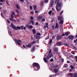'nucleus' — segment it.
Returning <instances> with one entry per match:
<instances>
[{
	"instance_id": "nucleus-61",
	"label": "nucleus",
	"mask_w": 77,
	"mask_h": 77,
	"mask_svg": "<svg viewBox=\"0 0 77 77\" xmlns=\"http://www.w3.org/2000/svg\"><path fill=\"white\" fill-rule=\"evenodd\" d=\"M38 11H35V14H36L37 13H38Z\"/></svg>"
},
{
	"instance_id": "nucleus-21",
	"label": "nucleus",
	"mask_w": 77,
	"mask_h": 77,
	"mask_svg": "<svg viewBox=\"0 0 77 77\" xmlns=\"http://www.w3.org/2000/svg\"><path fill=\"white\" fill-rule=\"evenodd\" d=\"M32 32H33V34H35V33H36V31L35 30V29H33L32 30Z\"/></svg>"
},
{
	"instance_id": "nucleus-26",
	"label": "nucleus",
	"mask_w": 77,
	"mask_h": 77,
	"mask_svg": "<svg viewBox=\"0 0 77 77\" xmlns=\"http://www.w3.org/2000/svg\"><path fill=\"white\" fill-rule=\"evenodd\" d=\"M65 35L66 36H68V35H69V34L67 32H66L65 33Z\"/></svg>"
},
{
	"instance_id": "nucleus-45",
	"label": "nucleus",
	"mask_w": 77,
	"mask_h": 77,
	"mask_svg": "<svg viewBox=\"0 0 77 77\" xmlns=\"http://www.w3.org/2000/svg\"><path fill=\"white\" fill-rule=\"evenodd\" d=\"M73 48H74L75 49V50H76L77 49V48H75V47H74V46H72Z\"/></svg>"
},
{
	"instance_id": "nucleus-39",
	"label": "nucleus",
	"mask_w": 77,
	"mask_h": 77,
	"mask_svg": "<svg viewBox=\"0 0 77 77\" xmlns=\"http://www.w3.org/2000/svg\"><path fill=\"white\" fill-rule=\"evenodd\" d=\"M63 53L64 54H66V52L64 51H63Z\"/></svg>"
},
{
	"instance_id": "nucleus-6",
	"label": "nucleus",
	"mask_w": 77,
	"mask_h": 77,
	"mask_svg": "<svg viewBox=\"0 0 77 77\" xmlns=\"http://www.w3.org/2000/svg\"><path fill=\"white\" fill-rule=\"evenodd\" d=\"M46 55H45L44 56V58H43V60H44V61L46 63H47V62H48V61H47V58H45V57H46Z\"/></svg>"
},
{
	"instance_id": "nucleus-19",
	"label": "nucleus",
	"mask_w": 77,
	"mask_h": 77,
	"mask_svg": "<svg viewBox=\"0 0 77 77\" xmlns=\"http://www.w3.org/2000/svg\"><path fill=\"white\" fill-rule=\"evenodd\" d=\"M69 75H70V76L72 77V76H74V73H69Z\"/></svg>"
},
{
	"instance_id": "nucleus-10",
	"label": "nucleus",
	"mask_w": 77,
	"mask_h": 77,
	"mask_svg": "<svg viewBox=\"0 0 77 77\" xmlns=\"http://www.w3.org/2000/svg\"><path fill=\"white\" fill-rule=\"evenodd\" d=\"M68 38L69 39H73L74 38V37L73 36V35H69L68 36Z\"/></svg>"
},
{
	"instance_id": "nucleus-42",
	"label": "nucleus",
	"mask_w": 77,
	"mask_h": 77,
	"mask_svg": "<svg viewBox=\"0 0 77 77\" xmlns=\"http://www.w3.org/2000/svg\"><path fill=\"white\" fill-rule=\"evenodd\" d=\"M12 14H13V15H15V13H14V12L12 11Z\"/></svg>"
},
{
	"instance_id": "nucleus-15",
	"label": "nucleus",
	"mask_w": 77,
	"mask_h": 77,
	"mask_svg": "<svg viewBox=\"0 0 77 77\" xmlns=\"http://www.w3.org/2000/svg\"><path fill=\"white\" fill-rule=\"evenodd\" d=\"M62 17H61L60 16H59L58 17V20L59 21H60V20H62Z\"/></svg>"
},
{
	"instance_id": "nucleus-50",
	"label": "nucleus",
	"mask_w": 77,
	"mask_h": 77,
	"mask_svg": "<svg viewBox=\"0 0 77 77\" xmlns=\"http://www.w3.org/2000/svg\"><path fill=\"white\" fill-rule=\"evenodd\" d=\"M65 46H68V44H65Z\"/></svg>"
},
{
	"instance_id": "nucleus-22",
	"label": "nucleus",
	"mask_w": 77,
	"mask_h": 77,
	"mask_svg": "<svg viewBox=\"0 0 77 77\" xmlns=\"http://www.w3.org/2000/svg\"><path fill=\"white\" fill-rule=\"evenodd\" d=\"M59 23L60 24H63V21L62 20H61L60 21Z\"/></svg>"
},
{
	"instance_id": "nucleus-63",
	"label": "nucleus",
	"mask_w": 77,
	"mask_h": 77,
	"mask_svg": "<svg viewBox=\"0 0 77 77\" xmlns=\"http://www.w3.org/2000/svg\"><path fill=\"white\" fill-rule=\"evenodd\" d=\"M57 67H58V65H57L56 66H55V68H57Z\"/></svg>"
},
{
	"instance_id": "nucleus-18",
	"label": "nucleus",
	"mask_w": 77,
	"mask_h": 77,
	"mask_svg": "<svg viewBox=\"0 0 77 77\" xmlns=\"http://www.w3.org/2000/svg\"><path fill=\"white\" fill-rule=\"evenodd\" d=\"M40 5L41 6H42L43 5H44V3L43 1H41L40 4Z\"/></svg>"
},
{
	"instance_id": "nucleus-60",
	"label": "nucleus",
	"mask_w": 77,
	"mask_h": 77,
	"mask_svg": "<svg viewBox=\"0 0 77 77\" xmlns=\"http://www.w3.org/2000/svg\"><path fill=\"white\" fill-rule=\"evenodd\" d=\"M2 5H3V3H0V6H2Z\"/></svg>"
},
{
	"instance_id": "nucleus-56",
	"label": "nucleus",
	"mask_w": 77,
	"mask_h": 77,
	"mask_svg": "<svg viewBox=\"0 0 77 77\" xmlns=\"http://www.w3.org/2000/svg\"><path fill=\"white\" fill-rule=\"evenodd\" d=\"M55 35L54 36H53V37H52V39H54V37H55Z\"/></svg>"
},
{
	"instance_id": "nucleus-38",
	"label": "nucleus",
	"mask_w": 77,
	"mask_h": 77,
	"mask_svg": "<svg viewBox=\"0 0 77 77\" xmlns=\"http://www.w3.org/2000/svg\"><path fill=\"white\" fill-rule=\"evenodd\" d=\"M30 21L32 23V24H34V22H33V20H31V21Z\"/></svg>"
},
{
	"instance_id": "nucleus-59",
	"label": "nucleus",
	"mask_w": 77,
	"mask_h": 77,
	"mask_svg": "<svg viewBox=\"0 0 77 77\" xmlns=\"http://www.w3.org/2000/svg\"><path fill=\"white\" fill-rule=\"evenodd\" d=\"M44 27H45V28H46V27H47L48 28V26H44Z\"/></svg>"
},
{
	"instance_id": "nucleus-11",
	"label": "nucleus",
	"mask_w": 77,
	"mask_h": 77,
	"mask_svg": "<svg viewBox=\"0 0 77 77\" xmlns=\"http://www.w3.org/2000/svg\"><path fill=\"white\" fill-rule=\"evenodd\" d=\"M54 3V0H52V2L51 3V8L52 7V6H53V4Z\"/></svg>"
},
{
	"instance_id": "nucleus-48",
	"label": "nucleus",
	"mask_w": 77,
	"mask_h": 77,
	"mask_svg": "<svg viewBox=\"0 0 77 77\" xmlns=\"http://www.w3.org/2000/svg\"><path fill=\"white\" fill-rule=\"evenodd\" d=\"M10 20H11V21H14V20H12V18H10Z\"/></svg>"
},
{
	"instance_id": "nucleus-64",
	"label": "nucleus",
	"mask_w": 77,
	"mask_h": 77,
	"mask_svg": "<svg viewBox=\"0 0 77 77\" xmlns=\"http://www.w3.org/2000/svg\"><path fill=\"white\" fill-rule=\"evenodd\" d=\"M75 58L76 59H77V56H75Z\"/></svg>"
},
{
	"instance_id": "nucleus-57",
	"label": "nucleus",
	"mask_w": 77,
	"mask_h": 77,
	"mask_svg": "<svg viewBox=\"0 0 77 77\" xmlns=\"http://www.w3.org/2000/svg\"><path fill=\"white\" fill-rule=\"evenodd\" d=\"M67 63H70V62H69V61H67Z\"/></svg>"
},
{
	"instance_id": "nucleus-17",
	"label": "nucleus",
	"mask_w": 77,
	"mask_h": 77,
	"mask_svg": "<svg viewBox=\"0 0 77 77\" xmlns=\"http://www.w3.org/2000/svg\"><path fill=\"white\" fill-rule=\"evenodd\" d=\"M54 70L55 72H58V69H54Z\"/></svg>"
},
{
	"instance_id": "nucleus-13",
	"label": "nucleus",
	"mask_w": 77,
	"mask_h": 77,
	"mask_svg": "<svg viewBox=\"0 0 77 77\" xmlns=\"http://www.w3.org/2000/svg\"><path fill=\"white\" fill-rule=\"evenodd\" d=\"M56 44H57V45H58V46H60L62 45V43H60L59 42L57 43Z\"/></svg>"
},
{
	"instance_id": "nucleus-14",
	"label": "nucleus",
	"mask_w": 77,
	"mask_h": 77,
	"mask_svg": "<svg viewBox=\"0 0 77 77\" xmlns=\"http://www.w3.org/2000/svg\"><path fill=\"white\" fill-rule=\"evenodd\" d=\"M16 7L17 8V9H20V5H19L17 4Z\"/></svg>"
},
{
	"instance_id": "nucleus-34",
	"label": "nucleus",
	"mask_w": 77,
	"mask_h": 77,
	"mask_svg": "<svg viewBox=\"0 0 77 77\" xmlns=\"http://www.w3.org/2000/svg\"><path fill=\"white\" fill-rule=\"evenodd\" d=\"M64 67H65V68H67V67H68V65L66 64L64 65Z\"/></svg>"
},
{
	"instance_id": "nucleus-43",
	"label": "nucleus",
	"mask_w": 77,
	"mask_h": 77,
	"mask_svg": "<svg viewBox=\"0 0 77 77\" xmlns=\"http://www.w3.org/2000/svg\"><path fill=\"white\" fill-rule=\"evenodd\" d=\"M7 21L8 23H9V24H10V22L9 21V20H8V19H7Z\"/></svg>"
},
{
	"instance_id": "nucleus-49",
	"label": "nucleus",
	"mask_w": 77,
	"mask_h": 77,
	"mask_svg": "<svg viewBox=\"0 0 77 77\" xmlns=\"http://www.w3.org/2000/svg\"><path fill=\"white\" fill-rule=\"evenodd\" d=\"M30 18H31V20H33V17H31Z\"/></svg>"
},
{
	"instance_id": "nucleus-31",
	"label": "nucleus",
	"mask_w": 77,
	"mask_h": 77,
	"mask_svg": "<svg viewBox=\"0 0 77 77\" xmlns=\"http://www.w3.org/2000/svg\"><path fill=\"white\" fill-rule=\"evenodd\" d=\"M52 42V39H51L50 40V41L49 44H51Z\"/></svg>"
},
{
	"instance_id": "nucleus-20",
	"label": "nucleus",
	"mask_w": 77,
	"mask_h": 77,
	"mask_svg": "<svg viewBox=\"0 0 77 77\" xmlns=\"http://www.w3.org/2000/svg\"><path fill=\"white\" fill-rule=\"evenodd\" d=\"M55 28V29H57L58 28V24H57V23H56Z\"/></svg>"
},
{
	"instance_id": "nucleus-7",
	"label": "nucleus",
	"mask_w": 77,
	"mask_h": 77,
	"mask_svg": "<svg viewBox=\"0 0 77 77\" xmlns=\"http://www.w3.org/2000/svg\"><path fill=\"white\" fill-rule=\"evenodd\" d=\"M42 18V16L41 15H40L39 16L37 17V19L38 20H40Z\"/></svg>"
},
{
	"instance_id": "nucleus-36",
	"label": "nucleus",
	"mask_w": 77,
	"mask_h": 77,
	"mask_svg": "<svg viewBox=\"0 0 77 77\" xmlns=\"http://www.w3.org/2000/svg\"><path fill=\"white\" fill-rule=\"evenodd\" d=\"M45 3H48V0H45Z\"/></svg>"
},
{
	"instance_id": "nucleus-35",
	"label": "nucleus",
	"mask_w": 77,
	"mask_h": 77,
	"mask_svg": "<svg viewBox=\"0 0 77 77\" xmlns=\"http://www.w3.org/2000/svg\"><path fill=\"white\" fill-rule=\"evenodd\" d=\"M6 10H4V14H6Z\"/></svg>"
},
{
	"instance_id": "nucleus-27",
	"label": "nucleus",
	"mask_w": 77,
	"mask_h": 77,
	"mask_svg": "<svg viewBox=\"0 0 77 77\" xmlns=\"http://www.w3.org/2000/svg\"><path fill=\"white\" fill-rule=\"evenodd\" d=\"M57 48H55L54 49V50L55 51H57Z\"/></svg>"
},
{
	"instance_id": "nucleus-54",
	"label": "nucleus",
	"mask_w": 77,
	"mask_h": 77,
	"mask_svg": "<svg viewBox=\"0 0 77 77\" xmlns=\"http://www.w3.org/2000/svg\"><path fill=\"white\" fill-rule=\"evenodd\" d=\"M35 24H36V26H38V23L36 22Z\"/></svg>"
},
{
	"instance_id": "nucleus-5",
	"label": "nucleus",
	"mask_w": 77,
	"mask_h": 77,
	"mask_svg": "<svg viewBox=\"0 0 77 77\" xmlns=\"http://www.w3.org/2000/svg\"><path fill=\"white\" fill-rule=\"evenodd\" d=\"M33 66H36L37 68L38 69H39V65L38 64V63H33Z\"/></svg>"
},
{
	"instance_id": "nucleus-58",
	"label": "nucleus",
	"mask_w": 77,
	"mask_h": 77,
	"mask_svg": "<svg viewBox=\"0 0 77 77\" xmlns=\"http://www.w3.org/2000/svg\"><path fill=\"white\" fill-rule=\"evenodd\" d=\"M72 71V69H70L69 70V71L70 72H71V71Z\"/></svg>"
},
{
	"instance_id": "nucleus-16",
	"label": "nucleus",
	"mask_w": 77,
	"mask_h": 77,
	"mask_svg": "<svg viewBox=\"0 0 77 77\" xmlns=\"http://www.w3.org/2000/svg\"><path fill=\"white\" fill-rule=\"evenodd\" d=\"M35 47L34 46L32 48L31 50H32V52H33V51H35Z\"/></svg>"
},
{
	"instance_id": "nucleus-24",
	"label": "nucleus",
	"mask_w": 77,
	"mask_h": 77,
	"mask_svg": "<svg viewBox=\"0 0 77 77\" xmlns=\"http://www.w3.org/2000/svg\"><path fill=\"white\" fill-rule=\"evenodd\" d=\"M36 8H37V6H36V5L34 6V10H36Z\"/></svg>"
},
{
	"instance_id": "nucleus-28",
	"label": "nucleus",
	"mask_w": 77,
	"mask_h": 77,
	"mask_svg": "<svg viewBox=\"0 0 77 77\" xmlns=\"http://www.w3.org/2000/svg\"><path fill=\"white\" fill-rule=\"evenodd\" d=\"M36 43V42L35 41H33L31 44V45H33V44H35Z\"/></svg>"
},
{
	"instance_id": "nucleus-44",
	"label": "nucleus",
	"mask_w": 77,
	"mask_h": 77,
	"mask_svg": "<svg viewBox=\"0 0 77 77\" xmlns=\"http://www.w3.org/2000/svg\"><path fill=\"white\" fill-rule=\"evenodd\" d=\"M63 11H61V13H60V15H61V14H63Z\"/></svg>"
},
{
	"instance_id": "nucleus-9",
	"label": "nucleus",
	"mask_w": 77,
	"mask_h": 77,
	"mask_svg": "<svg viewBox=\"0 0 77 77\" xmlns=\"http://www.w3.org/2000/svg\"><path fill=\"white\" fill-rule=\"evenodd\" d=\"M26 27L29 28V29H32L33 26L32 25H26Z\"/></svg>"
},
{
	"instance_id": "nucleus-12",
	"label": "nucleus",
	"mask_w": 77,
	"mask_h": 77,
	"mask_svg": "<svg viewBox=\"0 0 77 77\" xmlns=\"http://www.w3.org/2000/svg\"><path fill=\"white\" fill-rule=\"evenodd\" d=\"M61 36L57 35V40H59L60 39H61Z\"/></svg>"
},
{
	"instance_id": "nucleus-8",
	"label": "nucleus",
	"mask_w": 77,
	"mask_h": 77,
	"mask_svg": "<svg viewBox=\"0 0 77 77\" xmlns=\"http://www.w3.org/2000/svg\"><path fill=\"white\" fill-rule=\"evenodd\" d=\"M26 46L27 47H28V48H32V45L30 43H29L28 45H26Z\"/></svg>"
},
{
	"instance_id": "nucleus-30",
	"label": "nucleus",
	"mask_w": 77,
	"mask_h": 77,
	"mask_svg": "<svg viewBox=\"0 0 77 77\" xmlns=\"http://www.w3.org/2000/svg\"><path fill=\"white\" fill-rule=\"evenodd\" d=\"M14 16L12 14H11V18L13 19V20H14Z\"/></svg>"
},
{
	"instance_id": "nucleus-47",
	"label": "nucleus",
	"mask_w": 77,
	"mask_h": 77,
	"mask_svg": "<svg viewBox=\"0 0 77 77\" xmlns=\"http://www.w3.org/2000/svg\"><path fill=\"white\" fill-rule=\"evenodd\" d=\"M37 35H41V33H37Z\"/></svg>"
},
{
	"instance_id": "nucleus-51",
	"label": "nucleus",
	"mask_w": 77,
	"mask_h": 77,
	"mask_svg": "<svg viewBox=\"0 0 77 77\" xmlns=\"http://www.w3.org/2000/svg\"><path fill=\"white\" fill-rule=\"evenodd\" d=\"M20 27H21V29H23V26H20Z\"/></svg>"
},
{
	"instance_id": "nucleus-41",
	"label": "nucleus",
	"mask_w": 77,
	"mask_h": 77,
	"mask_svg": "<svg viewBox=\"0 0 77 77\" xmlns=\"http://www.w3.org/2000/svg\"><path fill=\"white\" fill-rule=\"evenodd\" d=\"M16 12H17V13H19V11H18V10H16Z\"/></svg>"
},
{
	"instance_id": "nucleus-32",
	"label": "nucleus",
	"mask_w": 77,
	"mask_h": 77,
	"mask_svg": "<svg viewBox=\"0 0 77 77\" xmlns=\"http://www.w3.org/2000/svg\"><path fill=\"white\" fill-rule=\"evenodd\" d=\"M17 29H18L19 30H20V29H21V27L20 26H17Z\"/></svg>"
},
{
	"instance_id": "nucleus-46",
	"label": "nucleus",
	"mask_w": 77,
	"mask_h": 77,
	"mask_svg": "<svg viewBox=\"0 0 77 77\" xmlns=\"http://www.w3.org/2000/svg\"><path fill=\"white\" fill-rule=\"evenodd\" d=\"M20 2H24V0H20Z\"/></svg>"
},
{
	"instance_id": "nucleus-2",
	"label": "nucleus",
	"mask_w": 77,
	"mask_h": 77,
	"mask_svg": "<svg viewBox=\"0 0 77 77\" xmlns=\"http://www.w3.org/2000/svg\"><path fill=\"white\" fill-rule=\"evenodd\" d=\"M49 53V55L47 57V59H48L49 58H51V57L53 56V54L51 53V49H50Z\"/></svg>"
},
{
	"instance_id": "nucleus-25",
	"label": "nucleus",
	"mask_w": 77,
	"mask_h": 77,
	"mask_svg": "<svg viewBox=\"0 0 77 77\" xmlns=\"http://www.w3.org/2000/svg\"><path fill=\"white\" fill-rule=\"evenodd\" d=\"M40 38V36L39 35H36V39H38Z\"/></svg>"
},
{
	"instance_id": "nucleus-33",
	"label": "nucleus",
	"mask_w": 77,
	"mask_h": 77,
	"mask_svg": "<svg viewBox=\"0 0 77 77\" xmlns=\"http://www.w3.org/2000/svg\"><path fill=\"white\" fill-rule=\"evenodd\" d=\"M51 13H52V11H49L48 12V14H51Z\"/></svg>"
},
{
	"instance_id": "nucleus-23",
	"label": "nucleus",
	"mask_w": 77,
	"mask_h": 77,
	"mask_svg": "<svg viewBox=\"0 0 77 77\" xmlns=\"http://www.w3.org/2000/svg\"><path fill=\"white\" fill-rule=\"evenodd\" d=\"M74 77H77V73H74Z\"/></svg>"
},
{
	"instance_id": "nucleus-40",
	"label": "nucleus",
	"mask_w": 77,
	"mask_h": 77,
	"mask_svg": "<svg viewBox=\"0 0 77 77\" xmlns=\"http://www.w3.org/2000/svg\"><path fill=\"white\" fill-rule=\"evenodd\" d=\"M30 10L31 11H32V9H33V8L31 6H30Z\"/></svg>"
},
{
	"instance_id": "nucleus-52",
	"label": "nucleus",
	"mask_w": 77,
	"mask_h": 77,
	"mask_svg": "<svg viewBox=\"0 0 77 77\" xmlns=\"http://www.w3.org/2000/svg\"><path fill=\"white\" fill-rule=\"evenodd\" d=\"M50 61L51 62H53V60L51 59L50 60Z\"/></svg>"
},
{
	"instance_id": "nucleus-4",
	"label": "nucleus",
	"mask_w": 77,
	"mask_h": 77,
	"mask_svg": "<svg viewBox=\"0 0 77 77\" xmlns=\"http://www.w3.org/2000/svg\"><path fill=\"white\" fill-rule=\"evenodd\" d=\"M15 41L17 44H18V45H21V44L20 43H22V42H21V41L20 40H17V39H15Z\"/></svg>"
},
{
	"instance_id": "nucleus-62",
	"label": "nucleus",
	"mask_w": 77,
	"mask_h": 77,
	"mask_svg": "<svg viewBox=\"0 0 77 77\" xmlns=\"http://www.w3.org/2000/svg\"><path fill=\"white\" fill-rule=\"evenodd\" d=\"M54 26H52V29H54Z\"/></svg>"
},
{
	"instance_id": "nucleus-1",
	"label": "nucleus",
	"mask_w": 77,
	"mask_h": 77,
	"mask_svg": "<svg viewBox=\"0 0 77 77\" xmlns=\"http://www.w3.org/2000/svg\"><path fill=\"white\" fill-rule=\"evenodd\" d=\"M57 2V5L56 6V9L57 11H59L61 9V6H62V2L59 3V0H57L55 2L56 3Z\"/></svg>"
},
{
	"instance_id": "nucleus-37",
	"label": "nucleus",
	"mask_w": 77,
	"mask_h": 77,
	"mask_svg": "<svg viewBox=\"0 0 77 77\" xmlns=\"http://www.w3.org/2000/svg\"><path fill=\"white\" fill-rule=\"evenodd\" d=\"M42 21H45V18H43L42 19Z\"/></svg>"
},
{
	"instance_id": "nucleus-55",
	"label": "nucleus",
	"mask_w": 77,
	"mask_h": 77,
	"mask_svg": "<svg viewBox=\"0 0 77 77\" xmlns=\"http://www.w3.org/2000/svg\"><path fill=\"white\" fill-rule=\"evenodd\" d=\"M5 0H0V2H3V1H4Z\"/></svg>"
},
{
	"instance_id": "nucleus-3",
	"label": "nucleus",
	"mask_w": 77,
	"mask_h": 77,
	"mask_svg": "<svg viewBox=\"0 0 77 77\" xmlns=\"http://www.w3.org/2000/svg\"><path fill=\"white\" fill-rule=\"evenodd\" d=\"M11 26L13 28V29H14V30H18L17 28L15 25H14L13 23H11Z\"/></svg>"
},
{
	"instance_id": "nucleus-29",
	"label": "nucleus",
	"mask_w": 77,
	"mask_h": 77,
	"mask_svg": "<svg viewBox=\"0 0 77 77\" xmlns=\"http://www.w3.org/2000/svg\"><path fill=\"white\" fill-rule=\"evenodd\" d=\"M70 67L71 68V69H74V67L72 65L70 66Z\"/></svg>"
},
{
	"instance_id": "nucleus-53",
	"label": "nucleus",
	"mask_w": 77,
	"mask_h": 77,
	"mask_svg": "<svg viewBox=\"0 0 77 77\" xmlns=\"http://www.w3.org/2000/svg\"><path fill=\"white\" fill-rule=\"evenodd\" d=\"M64 61V60H63V59H61V61H62V62H63Z\"/></svg>"
}]
</instances>
